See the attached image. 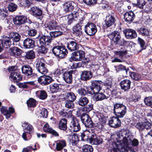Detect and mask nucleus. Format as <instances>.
Returning <instances> with one entry per match:
<instances>
[{
  "label": "nucleus",
  "instance_id": "obj_43",
  "mask_svg": "<svg viewBox=\"0 0 152 152\" xmlns=\"http://www.w3.org/2000/svg\"><path fill=\"white\" fill-rule=\"evenodd\" d=\"M10 37L13 42H17L20 40L21 36L17 32H13L10 33Z\"/></svg>",
  "mask_w": 152,
  "mask_h": 152
},
{
  "label": "nucleus",
  "instance_id": "obj_57",
  "mask_svg": "<svg viewBox=\"0 0 152 152\" xmlns=\"http://www.w3.org/2000/svg\"><path fill=\"white\" fill-rule=\"evenodd\" d=\"M28 27L29 29L27 30L28 35L31 37H34L35 36L37 33V30L35 28H29L28 26Z\"/></svg>",
  "mask_w": 152,
  "mask_h": 152
},
{
  "label": "nucleus",
  "instance_id": "obj_52",
  "mask_svg": "<svg viewBox=\"0 0 152 152\" xmlns=\"http://www.w3.org/2000/svg\"><path fill=\"white\" fill-rule=\"evenodd\" d=\"M46 46L42 45H38L39 48V53L41 54H45L46 53L48 50V48L46 47Z\"/></svg>",
  "mask_w": 152,
  "mask_h": 152
},
{
  "label": "nucleus",
  "instance_id": "obj_17",
  "mask_svg": "<svg viewBox=\"0 0 152 152\" xmlns=\"http://www.w3.org/2000/svg\"><path fill=\"white\" fill-rule=\"evenodd\" d=\"M21 70L23 74L28 76H30V77L37 76L36 74L33 72V70L29 65L27 64L22 66Z\"/></svg>",
  "mask_w": 152,
  "mask_h": 152
},
{
  "label": "nucleus",
  "instance_id": "obj_62",
  "mask_svg": "<svg viewBox=\"0 0 152 152\" xmlns=\"http://www.w3.org/2000/svg\"><path fill=\"white\" fill-rule=\"evenodd\" d=\"M33 0H25L22 4V5L25 8H28L30 7L31 4H32V1Z\"/></svg>",
  "mask_w": 152,
  "mask_h": 152
},
{
  "label": "nucleus",
  "instance_id": "obj_23",
  "mask_svg": "<svg viewBox=\"0 0 152 152\" xmlns=\"http://www.w3.org/2000/svg\"><path fill=\"white\" fill-rule=\"evenodd\" d=\"M73 73L74 71L73 70L66 71L64 73L63 75V78L66 83L71 84L72 83V74Z\"/></svg>",
  "mask_w": 152,
  "mask_h": 152
},
{
  "label": "nucleus",
  "instance_id": "obj_5",
  "mask_svg": "<svg viewBox=\"0 0 152 152\" xmlns=\"http://www.w3.org/2000/svg\"><path fill=\"white\" fill-rule=\"evenodd\" d=\"M117 18L116 13L114 11L111 12L108 15L106 16V19L104 20V27L107 28L115 25L116 18Z\"/></svg>",
  "mask_w": 152,
  "mask_h": 152
},
{
  "label": "nucleus",
  "instance_id": "obj_2",
  "mask_svg": "<svg viewBox=\"0 0 152 152\" xmlns=\"http://www.w3.org/2000/svg\"><path fill=\"white\" fill-rule=\"evenodd\" d=\"M122 31L121 26H118L116 30L108 35V37L110 39L111 42H113L115 45H117V46L125 45L126 44V41L124 39H121V37L120 33Z\"/></svg>",
  "mask_w": 152,
  "mask_h": 152
},
{
  "label": "nucleus",
  "instance_id": "obj_53",
  "mask_svg": "<svg viewBox=\"0 0 152 152\" xmlns=\"http://www.w3.org/2000/svg\"><path fill=\"white\" fill-rule=\"evenodd\" d=\"M145 0H137L136 3H134V5L136 7L141 9L143 8V6L146 4Z\"/></svg>",
  "mask_w": 152,
  "mask_h": 152
},
{
  "label": "nucleus",
  "instance_id": "obj_35",
  "mask_svg": "<svg viewBox=\"0 0 152 152\" xmlns=\"http://www.w3.org/2000/svg\"><path fill=\"white\" fill-rule=\"evenodd\" d=\"M62 86L61 84L52 83L50 85V90L53 93H57L60 91V90L61 89V87Z\"/></svg>",
  "mask_w": 152,
  "mask_h": 152
},
{
  "label": "nucleus",
  "instance_id": "obj_21",
  "mask_svg": "<svg viewBox=\"0 0 152 152\" xmlns=\"http://www.w3.org/2000/svg\"><path fill=\"white\" fill-rule=\"evenodd\" d=\"M124 19L125 22L130 23L135 18V15L132 11H126L124 15Z\"/></svg>",
  "mask_w": 152,
  "mask_h": 152
},
{
  "label": "nucleus",
  "instance_id": "obj_11",
  "mask_svg": "<svg viewBox=\"0 0 152 152\" xmlns=\"http://www.w3.org/2000/svg\"><path fill=\"white\" fill-rule=\"evenodd\" d=\"M53 81V79L50 76L45 75L41 76L38 78V83L42 86H46L50 83Z\"/></svg>",
  "mask_w": 152,
  "mask_h": 152
},
{
  "label": "nucleus",
  "instance_id": "obj_1",
  "mask_svg": "<svg viewBox=\"0 0 152 152\" xmlns=\"http://www.w3.org/2000/svg\"><path fill=\"white\" fill-rule=\"evenodd\" d=\"M131 136L126 130L122 129L116 134L112 135L108 140L109 148L108 152H125L129 145V140L132 146H137L138 140L135 138L132 140Z\"/></svg>",
  "mask_w": 152,
  "mask_h": 152
},
{
  "label": "nucleus",
  "instance_id": "obj_13",
  "mask_svg": "<svg viewBox=\"0 0 152 152\" xmlns=\"http://www.w3.org/2000/svg\"><path fill=\"white\" fill-rule=\"evenodd\" d=\"M12 20L14 24L20 26L26 23L27 21V18L24 15H18L13 17Z\"/></svg>",
  "mask_w": 152,
  "mask_h": 152
},
{
  "label": "nucleus",
  "instance_id": "obj_10",
  "mask_svg": "<svg viewBox=\"0 0 152 152\" xmlns=\"http://www.w3.org/2000/svg\"><path fill=\"white\" fill-rule=\"evenodd\" d=\"M70 131L72 132H77L80 130V121L76 118H74L72 120L69 128Z\"/></svg>",
  "mask_w": 152,
  "mask_h": 152
},
{
  "label": "nucleus",
  "instance_id": "obj_45",
  "mask_svg": "<svg viewBox=\"0 0 152 152\" xmlns=\"http://www.w3.org/2000/svg\"><path fill=\"white\" fill-rule=\"evenodd\" d=\"M64 98L65 99L75 101L77 98V96L75 94L71 91L66 92L64 95Z\"/></svg>",
  "mask_w": 152,
  "mask_h": 152
},
{
  "label": "nucleus",
  "instance_id": "obj_54",
  "mask_svg": "<svg viewBox=\"0 0 152 152\" xmlns=\"http://www.w3.org/2000/svg\"><path fill=\"white\" fill-rule=\"evenodd\" d=\"M66 103L65 106L66 107L69 109H72L74 107V101L69 100V99H65Z\"/></svg>",
  "mask_w": 152,
  "mask_h": 152
},
{
  "label": "nucleus",
  "instance_id": "obj_25",
  "mask_svg": "<svg viewBox=\"0 0 152 152\" xmlns=\"http://www.w3.org/2000/svg\"><path fill=\"white\" fill-rule=\"evenodd\" d=\"M53 39L50 36L42 35L40 37L39 39L40 45H48L51 43Z\"/></svg>",
  "mask_w": 152,
  "mask_h": 152
},
{
  "label": "nucleus",
  "instance_id": "obj_63",
  "mask_svg": "<svg viewBox=\"0 0 152 152\" xmlns=\"http://www.w3.org/2000/svg\"><path fill=\"white\" fill-rule=\"evenodd\" d=\"M25 131L27 133L29 134L33 133L34 132V129L33 126L30 125H28L26 128H25Z\"/></svg>",
  "mask_w": 152,
  "mask_h": 152
},
{
  "label": "nucleus",
  "instance_id": "obj_15",
  "mask_svg": "<svg viewBox=\"0 0 152 152\" xmlns=\"http://www.w3.org/2000/svg\"><path fill=\"white\" fill-rule=\"evenodd\" d=\"M66 29V28L61 26L59 28L56 29V31L50 32V35L51 37L52 38L58 37L64 34Z\"/></svg>",
  "mask_w": 152,
  "mask_h": 152
},
{
  "label": "nucleus",
  "instance_id": "obj_9",
  "mask_svg": "<svg viewBox=\"0 0 152 152\" xmlns=\"http://www.w3.org/2000/svg\"><path fill=\"white\" fill-rule=\"evenodd\" d=\"M29 12L30 14L38 19L42 20L43 18L42 10L39 7L34 6L31 7Z\"/></svg>",
  "mask_w": 152,
  "mask_h": 152
},
{
  "label": "nucleus",
  "instance_id": "obj_20",
  "mask_svg": "<svg viewBox=\"0 0 152 152\" xmlns=\"http://www.w3.org/2000/svg\"><path fill=\"white\" fill-rule=\"evenodd\" d=\"M22 50L19 48L14 46L10 48L9 49V53L11 56L18 57L22 55Z\"/></svg>",
  "mask_w": 152,
  "mask_h": 152
},
{
  "label": "nucleus",
  "instance_id": "obj_61",
  "mask_svg": "<svg viewBox=\"0 0 152 152\" xmlns=\"http://www.w3.org/2000/svg\"><path fill=\"white\" fill-rule=\"evenodd\" d=\"M77 92L81 96H85L87 94L86 90L82 87L79 88L77 90Z\"/></svg>",
  "mask_w": 152,
  "mask_h": 152
},
{
  "label": "nucleus",
  "instance_id": "obj_3",
  "mask_svg": "<svg viewBox=\"0 0 152 152\" xmlns=\"http://www.w3.org/2000/svg\"><path fill=\"white\" fill-rule=\"evenodd\" d=\"M85 52L82 50L75 51L72 53L69 60L70 62H72L73 61H79L83 59L82 61L83 64L87 65L90 60L88 58L85 57Z\"/></svg>",
  "mask_w": 152,
  "mask_h": 152
},
{
  "label": "nucleus",
  "instance_id": "obj_60",
  "mask_svg": "<svg viewBox=\"0 0 152 152\" xmlns=\"http://www.w3.org/2000/svg\"><path fill=\"white\" fill-rule=\"evenodd\" d=\"M145 104L152 107V97H146L144 100Z\"/></svg>",
  "mask_w": 152,
  "mask_h": 152
},
{
  "label": "nucleus",
  "instance_id": "obj_47",
  "mask_svg": "<svg viewBox=\"0 0 152 152\" xmlns=\"http://www.w3.org/2000/svg\"><path fill=\"white\" fill-rule=\"evenodd\" d=\"M129 76L135 81H139L141 79V75L140 74L133 72L129 71Z\"/></svg>",
  "mask_w": 152,
  "mask_h": 152
},
{
  "label": "nucleus",
  "instance_id": "obj_51",
  "mask_svg": "<svg viewBox=\"0 0 152 152\" xmlns=\"http://www.w3.org/2000/svg\"><path fill=\"white\" fill-rule=\"evenodd\" d=\"M36 101L34 99L30 98L27 100L26 104L29 107H34L36 106Z\"/></svg>",
  "mask_w": 152,
  "mask_h": 152
},
{
  "label": "nucleus",
  "instance_id": "obj_41",
  "mask_svg": "<svg viewBox=\"0 0 152 152\" xmlns=\"http://www.w3.org/2000/svg\"><path fill=\"white\" fill-rule=\"evenodd\" d=\"M36 96L40 99L44 100L48 97L46 91L44 90H41L37 91L36 92Z\"/></svg>",
  "mask_w": 152,
  "mask_h": 152
},
{
  "label": "nucleus",
  "instance_id": "obj_37",
  "mask_svg": "<svg viewBox=\"0 0 152 152\" xmlns=\"http://www.w3.org/2000/svg\"><path fill=\"white\" fill-rule=\"evenodd\" d=\"M72 33L76 37H80L82 34V26L76 25L72 28Z\"/></svg>",
  "mask_w": 152,
  "mask_h": 152
},
{
  "label": "nucleus",
  "instance_id": "obj_26",
  "mask_svg": "<svg viewBox=\"0 0 152 152\" xmlns=\"http://www.w3.org/2000/svg\"><path fill=\"white\" fill-rule=\"evenodd\" d=\"M56 144L55 149L57 151H61L66 146V142L64 139L59 140L55 141Z\"/></svg>",
  "mask_w": 152,
  "mask_h": 152
},
{
  "label": "nucleus",
  "instance_id": "obj_38",
  "mask_svg": "<svg viewBox=\"0 0 152 152\" xmlns=\"http://www.w3.org/2000/svg\"><path fill=\"white\" fill-rule=\"evenodd\" d=\"M67 120L65 118L61 119L58 124V128L61 130L66 131L67 129Z\"/></svg>",
  "mask_w": 152,
  "mask_h": 152
},
{
  "label": "nucleus",
  "instance_id": "obj_24",
  "mask_svg": "<svg viewBox=\"0 0 152 152\" xmlns=\"http://www.w3.org/2000/svg\"><path fill=\"white\" fill-rule=\"evenodd\" d=\"M0 43L3 48H9L11 45V42L10 37L7 36H4L0 39Z\"/></svg>",
  "mask_w": 152,
  "mask_h": 152
},
{
  "label": "nucleus",
  "instance_id": "obj_49",
  "mask_svg": "<svg viewBox=\"0 0 152 152\" xmlns=\"http://www.w3.org/2000/svg\"><path fill=\"white\" fill-rule=\"evenodd\" d=\"M137 43L140 45L141 48L138 51L139 52H140L142 50L146 49V45L145 44V42L143 39L140 37H138L137 39Z\"/></svg>",
  "mask_w": 152,
  "mask_h": 152
},
{
  "label": "nucleus",
  "instance_id": "obj_16",
  "mask_svg": "<svg viewBox=\"0 0 152 152\" xmlns=\"http://www.w3.org/2000/svg\"><path fill=\"white\" fill-rule=\"evenodd\" d=\"M77 6L76 3L72 1H67L63 4V11L65 13L72 12L75 7Z\"/></svg>",
  "mask_w": 152,
  "mask_h": 152
},
{
  "label": "nucleus",
  "instance_id": "obj_29",
  "mask_svg": "<svg viewBox=\"0 0 152 152\" xmlns=\"http://www.w3.org/2000/svg\"><path fill=\"white\" fill-rule=\"evenodd\" d=\"M23 46L26 49L33 48L35 46V41L32 39L26 38L23 41Z\"/></svg>",
  "mask_w": 152,
  "mask_h": 152
},
{
  "label": "nucleus",
  "instance_id": "obj_48",
  "mask_svg": "<svg viewBox=\"0 0 152 152\" xmlns=\"http://www.w3.org/2000/svg\"><path fill=\"white\" fill-rule=\"evenodd\" d=\"M88 132L85 131L81 133V140L83 141H88V140L90 141V137L91 136V135L92 133L90 132H88Z\"/></svg>",
  "mask_w": 152,
  "mask_h": 152
},
{
  "label": "nucleus",
  "instance_id": "obj_56",
  "mask_svg": "<svg viewBox=\"0 0 152 152\" xmlns=\"http://www.w3.org/2000/svg\"><path fill=\"white\" fill-rule=\"evenodd\" d=\"M84 3L90 6H94L96 4L97 0H83Z\"/></svg>",
  "mask_w": 152,
  "mask_h": 152
},
{
  "label": "nucleus",
  "instance_id": "obj_36",
  "mask_svg": "<svg viewBox=\"0 0 152 152\" xmlns=\"http://www.w3.org/2000/svg\"><path fill=\"white\" fill-rule=\"evenodd\" d=\"M61 26L58 25V23L56 21L53 20L47 23L46 27L49 30H52L58 29L60 28V26Z\"/></svg>",
  "mask_w": 152,
  "mask_h": 152
},
{
  "label": "nucleus",
  "instance_id": "obj_58",
  "mask_svg": "<svg viewBox=\"0 0 152 152\" xmlns=\"http://www.w3.org/2000/svg\"><path fill=\"white\" fill-rule=\"evenodd\" d=\"M18 6L15 4L13 3H9L8 7V8L9 11L13 12L16 10Z\"/></svg>",
  "mask_w": 152,
  "mask_h": 152
},
{
  "label": "nucleus",
  "instance_id": "obj_19",
  "mask_svg": "<svg viewBox=\"0 0 152 152\" xmlns=\"http://www.w3.org/2000/svg\"><path fill=\"white\" fill-rule=\"evenodd\" d=\"M80 79L83 81H87L90 80L93 77V73L91 71H81Z\"/></svg>",
  "mask_w": 152,
  "mask_h": 152
},
{
  "label": "nucleus",
  "instance_id": "obj_31",
  "mask_svg": "<svg viewBox=\"0 0 152 152\" xmlns=\"http://www.w3.org/2000/svg\"><path fill=\"white\" fill-rule=\"evenodd\" d=\"M9 78L12 81L18 82L22 79V76L20 73L15 72H11Z\"/></svg>",
  "mask_w": 152,
  "mask_h": 152
},
{
  "label": "nucleus",
  "instance_id": "obj_32",
  "mask_svg": "<svg viewBox=\"0 0 152 152\" xmlns=\"http://www.w3.org/2000/svg\"><path fill=\"white\" fill-rule=\"evenodd\" d=\"M91 86L97 93L102 89L103 84L101 81L94 80L92 81Z\"/></svg>",
  "mask_w": 152,
  "mask_h": 152
},
{
  "label": "nucleus",
  "instance_id": "obj_40",
  "mask_svg": "<svg viewBox=\"0 0 152 152\" xmlns=\"http://www.w3.org/2000/svg\"><path fill=\"white\" fill-rule=\"evenodd\" d=\"M69 138V144H71L72 146L76 145L80 140L79 137L77 134L71 135Z\"/></svg>",
  "mask_w": 152,
  "mask_h": 152
},
{
  "label": "nucleus",
  "instance_id": "obj_42",
  "mask_svg": "<svg viewBox=\"0 0 152 152\" xmlns=\"http://www.w3.org/2000/svg\"><path fill=\"white\" fill-rule=\"evenodd\" d=\"M126 112V107L124 104L122 107H121L118 110V113H116L115 115L117 117L122 118L124 117Z\"/></svg>",
  "mask_w": 152,
  "mask_h": 152
},
{
  "label": "nucleus",
  "instance_id": "obj_6",
  "mask_svg": "<svg viewBox=\"0 0 152 152\" xmlns=\"http://www.w3.org/2000/svg\"><path fill=\"white\" fill-rule=\"evenodd\" d=\"M82 123L88 128L96 127L95 124L94 123L89 115L86 113H83L81 117Z\"/></svg>",
  "mask_w": 152,
  "mask_h": 152
},
{
  "label": "nucleus",
  "instance_id": "obj_28",
  "mask_svg": "<svg viewBox=\"0 0 152 152\" xmlns=\"http://www.w3.org/2000/svg\"><path fill=\"white\" fill-rule=\"evenodd\" d=\"M131 81L128 79H124L121 81L120 85L121 89L124 91H128L130 88Z\"/></svg>",
  "mask_w": 152,
  "mask_h": 152
},
{
  "label": "nucleus",
  "instance_id": "obj_59",
  "mask_svg": "<svg viewBox=\"0 0 152 152\" xmlns=\"http://www.w3.org/2000/svg\"><path fill=\"white\" fill-rule=\"evenodd\" d=\"M86 89L87 94H89L90 95H93L95 94V93H96L93 88V86H91L86 87Z\"/></svg>",
  "mask_w": 152,
  "mask_h": 152
},
{
  "label": "nucleus",
  "instance_id": "obj_34",
  "mask_svg": "<svg viewBox=\"0 0 152 152\" xmlns=\"http://www.w3.org/2000/svg\"><path fill=\"white\" fill-rule=\"evenodd\" d=\"M23 54L21 55V57L26 60H32L35 58V54L33 50H30L27 52H23Z\"/></svg>",
  "mask_w": 152,
  "mask_h": 152
},
{
  "label": "nucleus",
  "instance_id": "obj_27",
  "mask_svg": "<svg viewBox=\"0 0 152 152\" xmlns=\"http://www.w3.org/2000/svg\"><path fill=\"white\" fill-rule=\"evenodd\" d=\"M43 129L44 132L51 134L53 137H58L59 133L52 128L50 127L48 124H45L43 127Z\"/></svg>",
  "mask_w": 152,
  "mask_h": 152
},
{
  "label": "nucleus",
  "instance_id": "obj_12",
  "mask_svg": "<svg viewBox=\"0 0 152 152\" xmlns=\"http://www.w3.org/2000/svg\"><path fill=\"white\" fill-rule=\"evenodd\" d=\"M79 45L77 41L74 39L67 42L66 47L71 52L77 51L79 49Z\"/></svg>",
  "mask_w": 152,
  "mask_h": 152
},
{
  "label": "nucleus",
  "instance_id": "obj_30",
  "mask_svg": "<svg viewBox=\"0 0 152 152\" xmlns=\"http://www.w3.org/2000/svg\"><path fill=\"white\" fill-rule=\"evenodd\" d=\"M89 102V100L86 97L84 96H81L75 102V104L79 105L82 107L86 105Z\"/></svg>",
  "mask_w": 152,
  "mask_h": 152
},
{
  "label": "nucleus",
  "instance_id": "obj_22",
  "mask_svg": "<svg viewBox=\"0 0 152 152\" xmlns=\"http://www.w3.org/2000/svg\"><path fill=\"white\" fill-rule=\"evenodd\" d=\"M119 118H120L116 116L112 118L111 120L108 122V124L111 127L116 128L121 126V121Z\"/></svg>",
  "mask_w": 152,
  "mask_h": 152
},
{
  "label": "nucleus",
  "instance_id": "obj_18",
  "mask_svg": "<svg viewBox=\"0 0 152 152\" xmlns=\"http://www.w3.org/2000/svg\"><path fill=\"white\" fill-rule=\"evenodd\" d=\"M0 111L1 114L5 115L7 119L10 118L11 114L15 112L14 108L12 107H9L8 110L7 109V107L1 106L0 108Z\"/></svg>",
  "mask_w": 152,
  "mask_h": 152
},
{
  "label": "nucleus",
  "instance_id": "obj_55",
  "mask_svg": "<svg viewBox=\"0 0 152 152\" xmlns=\"http://www.w3.org/2000/svg\"><path fill=\"white\" fill-rule=\"evenodd\" d=\"M124 104L123 103H115L113 106V113L115 115L116 114V113H118V110L121 108V107H122V105Z\"/></svg>",
  "mask_w": 152,
  "mask_h": 152
},
{
  "label": "nucleus",
  "instance_id": "obj_46",
  "mask_svg": "<svg viewBox=\"0 0 152 152\" xmlns=\"http://www.w3.org/2000/svg\"><path fill=\"white\" fill-rule=\"evenodd\" d=\"M136 31L139 34H140L142 36H148L149 34V31L148 29L144 27L138 28L136 29Z\"/></svg>",
  "mask_w": 152,
  "mask_h": 152
},
{
  "label": "nucleus",
  "instance_id": "obj_8",
  "mask_svg": "<svg viewBox=\"0 0 152 152\" xmlns=\"http://www.w3.org/2000/svg\"><path fill=\"white\" fill-rule=\"evenodd\" d=\"M45 62L44 59H41L37 61L36 66L37 71L43 75H45L48 72V70Z\"/></svg>",
  "mask_w": 152,
  "mask_h": 152
},
{
  "label": "nucleus",
  "instance_id": "obj_4",
  "mask_svg": "<svg viewBox=\"0 0 152 152\" xmlns=\"http://www.w3.org/2000/svg\"><path fill=\"white\" fill-rule=\"evenodd\" d=\"M65 46L57 45L53 47L52 49L53 53L57 58L62 59L67 56L68 51Z\"/></svg>",
  "mask_w": 152,
  "mask_h": 152
},
{
  "label": "nucleus",
  "instance_id": "obj_64",
  "mask_svg": "<svg viewBox=\"0 0 152 152\" xmlns=\"http://www.w3.org/2000/svg\"><path fill=\"white\" fill-rule=\"evenodd\" d=\"M86 106L83 108V110L86 113H89L93 109V104L91 103H90L88 105H86Z\"/></svg>",
  "mask_w": 152,
  "mask_h": 152
},
{
  "label": "nucleus",
  "instance_id": "obj_44",
  "mask_svg": "<svg viewBox=\"0 0 152 152\" xmlns=\"http://www.w3.org/2000/svg\"><path fill=\"white\" fill-rule=\"evenodd\" d=\"M96 101H102L104 99H108L110 96V95H105L102 93H97L94 94Z\"/></svg>",
  "mask_w": 152,
  "mask_h": 152
},
{
  "label": "nucleus",
  "instance_id": "obj_39",
  "mask_svg": "<svg viewBox=\"0 0 152 152\" xmlns=\"http://www.w3.org/2000/svg\"><path fill=\"white\" fill-rule=\"evenodd\" d=\"M125 45L120 46L121 47L120 49H119V51H115L114 52L115 55L118 56L122 58L127 53L128 50L126 49L124 47Z\"/></svg>",
  "mask_w": 152,
  "mask_h": 152
},
{
  "label": "nucleus",
  "instance_id": "obj_33",
  "mask_svg": "<svg viewBox=\"0 0 152 152\" xmlns=\"http://www.w3.org/2000/svg\"><path fill=\"white\" fill-rule=\"evenodd\" d=\"M90 137V142L94 145H99L102 143V139L99 137H97L94 133H92Z\"/></svg>",
  "mask_w": 152,
  "mask_h": 152
},
{
  "label": "nucleus",
  "instance_id": "obj_14",
  "mask_svg": "<svg viewBox=\"0 0 152 152\" xmlns=\"http://www.w3.org/2000/svg\"><path fill=\"white\" fill-rule=\"evenodd\" d=\"M123 33L126 38L130 39L135 38L137 37L136 31L131 28H126L123 31Z\"/></svg>",
  "mask_w": 152,
  "mask_h": 152
},
{
  "label": "nucleus",
  "instance_id": "obj_50",
  "mask_svg": "<svg viewBox=\"0 0 152 152\" xmlns=\"http://www.w3.org/2000/svg\"><path fill=\"white\" fill-rule=\"evenodd\" d=\"M93 150L92 146L87 144L83 145L81 148V152H93Z\"/></svg>",
  "mask_w": 152,
  "mask_h": 152
},
{
  "label": "nucleus",
  "instance_id": "obj_7",
  "mask_svg": "<svg viewBox=\"0 0 152 152\" xmlns=\"http://www.w3.org/2000/svg\"><path fill=\"white\" fill-rule=\"evenodd\" d=\"M97 31L96 26L92 22H88L85 26V32L90 36L94 35Z\"/></svg>",
  "mask_w": 152,
  "mask_h": 152
}]
</instances>
